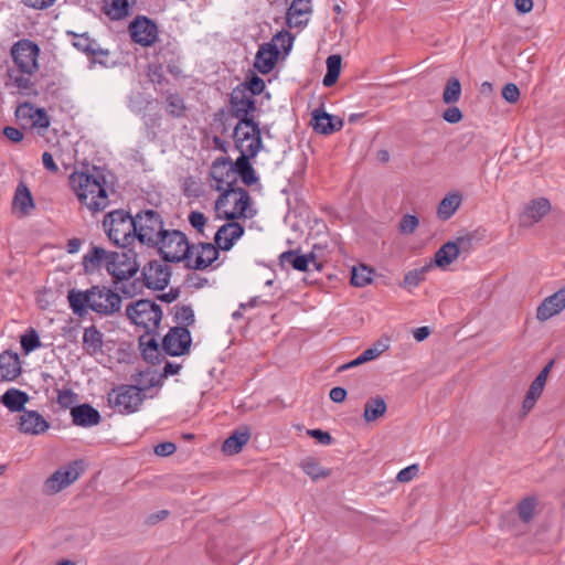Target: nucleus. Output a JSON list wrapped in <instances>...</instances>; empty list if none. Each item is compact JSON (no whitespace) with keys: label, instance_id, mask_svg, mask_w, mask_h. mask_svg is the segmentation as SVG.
I'll use <instances>...</instances> for the list:
<instances>
[{"label":"nucleus","instance_id":"26","mask_svg":"<svg viewBox=\"0 0 565 565\" xmlns=\"http://www.w3.org/2000/svg\"><path fill=\"white\" fill-rule=\"evenodd\" d=\"M109 252L103 247L93 246L83 257V269L85 274H94L103 266L107 268Z\"/></svg>","mask_w":565,"mask_h":565},{"label":"nucleus","instance_id":"64","mask_svg":"<svg viewBox=\"0 0 565 565\" xmlns=\"http://www.w3.org/2000/svg\"><path fill=\"white\" fill-rule=\"evenodd\" d=\"M308 435L316 438L322 445H329L332 440L331 436L327 431H322L320 429H311L308 430Z\"/></svg>","mask_w":565,"mask_h":565},{"label":"nucleus","instance_id":"16","mask_svg":"<svg viewBox=\"0 0 565 565\" xmlns=\"http://www.w3.org/2000/svg\"><path fill=\"white\" fill-rule=\"evenodd\" d=\"M142 277L148 288L162 290L169 285L171 273L167 264L154 260L145 266Z\"/></svg>","mask_w":565,"mask_h":565},{"label":"nucleus","instance_id":"31","mask_svg":"<svg viewBox=\"0 0 565 565\" xmlns=\"http://www.w3.org/2000/svg\"><path fill=\"white\" fill-rule=\"evenodd\" d=\"M33 209L34 202L29 188L24 183H20L13 198V212L21 216H25Z\"/></svg>","mask_w":565,"mask_h":565},{"label":"nucleus","instance_id":"29","mask_svg":"<svg viewBox=\"0 0 565 565\" xmlns=\"http://www.w3.org/2000/svg\"><path fill=\"white\" fill-rule=\"evenodd\" d=\"M231 103L236 117L247 119V115L255 110V100L248 96L245 89H234L231 96Z\"/></svg>","mask_w":565,"mask_h":565},{"label":"nucleus","instance_id":"21","mask_svg":"<svg viewBox=\"0 0 565 565\" xmlns=\"http://www.w3.org/2000/svg\"><path fill=\"white\" fill-rule=\"evenodd\" d=\"M310 0H294L287 11V23L290 28L302 29L311 15Z\"/></svg>","mask_w":565,"mask_h":565},{"label":"nucleus","instance_id":"39","mask_svg":"<svg viewBox=\"0 0 565 565\" xmlns=\"http://www.w3.org/2000/svg\"><path fill=\"white\" fill-rule=\"evenodd\" d=\"M386 409L387 405L383 397H372L364 405L363 418L367 423L375 422L386 413Z\"/></svg>","mask_w":565,"mask_h":565},{"label":"nucleus","instance_id":"30","mask_svg":"<svg viewBox=\"0 0 565 565\" xmlns=\"http://www.w3.org/2000/svg\"><path fill=\"white\" fill-rule=\"evenodd\" d=\"M463 242V239H458V242H447L444 244L435 254V257L429 262L433 263V268L435 266L440 268H446L452 262H455L460 253L459 243Z\"/></svg>","mask_w":565,"mask_h":565},{"label":"nucleus","instance_id":"47","mask_svg":"<svg viewBox=\"0 0 565 565\" xmlns=\"http://www.w3.org/2000/svg\"><path fill=\"white\" fill-rule=\"evenodd\" d=\"M301 467L303 471L313 480H318L329 475L313 458L305 459L301 463Z\"/></svg>","mask_w":565,"mask_h":565},{"label":"nucleus","instance_id":"8","mask_svg":"<svg viewBox=\"0 0 565 565\" xmlns=\"http://www.w3.org/2000/svg\"><path fill=\"white\" fill-rule=\"evenodd\" d=\"M145 399L143 390L136 385H120L108 393L109 406L119 414L136 413Z\"/></svg>","mask_w":565,"mask_h":565},{"label":"nucleus","instance_id":"57","mask_svg":"<svg viewBox=\"0 0 565 565\" xmlns=\"http://www.w3.org/2000/svg\"><path fill=\"white\" fill-rule=\"evenodd\" d=\"M417 472H418V466L412 465V466H408V467L402 469L397 473L396 479L399 482H409L411 480H413L415 478Z\"/></svg>","mask_w":565,"mask_h":565},{"label":"nucleus","instance_id":"48","mask_svg":"<svg viewBox=\"0 0 565 565\" xmlns=\"http://www.w3.org/2000/svg\"><path fill=\"white\" fill-rule=\"evenodd\" d=\"M21 347L25 354L41 347L39 334L34 329L29 330L21 337Z\"/></svg>","mask_w":565,"mask_h":565},{"label":"nucleus","instance_id":"1","mask_svg":"<svg viewBox=\"0 0 565 565\" xmlns=\"http://www.w3.org/2000/svg\"><path fill=\"white\" fill-rule=\"evenodd\" d=\"M73 189L79 202L92 212L103 211L109 205L113 185L108 173L99 167L85 163L81 170L73 167Z\"/></svg>","mask_w":565,"mask_h":565},{"label":"nucleus","instance_id":"58","mask_svg":"<svg viewBox=\"0 0 565 565\" xmlns=\"http://www.w3.org/2000/svg\"><path fill=\"white\" fill-rule=\"evenodd\" d=\"M189 222L195 230L202 232L206 222V217L203 213L193 211L189 215Z\"/></svg>","mask_w":565,"mask_h":565},{"label":"nucleus","instance_id":"51","mask_svg":"<svg viewBox=\"0 0 565 565\" xmlns=\"http://www.w3.org/2000/svg\"><path fill=\"white\" fill-rule=\"evenodd\" d=\"M535 510V502L533 499H524L519 504V515L524 522L532 520Z\"/></svg>","mask_w":565,"mask_h":565},{"label":"nucleus","instance_id":"44","mask_svg":"<svg viewBox=\"0 0 565 565\" xmlns=\"http://www.w3.org/2000/svg\"><path fill=\"white\" fill-rule=\"evenodd\" d=\"M551 367H552V362L550 364H547L539 374L533 380V382L531 383L526 394L529 396H532L536 399L540 398V396L542 395L543 391H544V387H545V384H546V381H547V376H548V373L551 371Z\"/></svg>","mask_w":565,"mask_h":565},{"label":"nucleus","instance_id":"12","mask_svg":"<svg viewBox=\"0 0 565 565\" xmlns=\"http://www.w3.org/2000/svg\"><path fill=\"white\" fill-rule=\"evenodd\" d=\"M39 47L34 43L22 40L11 49V55L18 70L25 74H33L38 67Z\"/></svg>","mask_w":565,"mask_h":565},{"label":"nucleus","instance_id":"50","mask_svg":"<svg viewBox=\"0 0 565 565\" xmlns=\"http://www.w3.org/2000/svg\"><path fill=\"white\" fill-rule=\"evenodd\" d=\"M419 220L413 214H405L398 225V231L402 234H412L418 227Z\"/></svg>","mask_w":565,"mask_h":565},{"label":"nucleus","instance_id":"7","mask_svg":"<svg viewBox=\"0 0 565 565\" xmlns=\"http://www.w3.org/2000/svg\"><path fill=\"white\" fill-rule=\"evenodd\" d=\"M126 315L134 324L151 333L159 327L162 310L154 301L140 299L127 306Z\"/></svg>","mask_w":565,"mask_h":565},{"label":"nucleus","instance_id":"4","mask_svg":"<svg viewBox=\"0 0 565 565\" xmlns=\"http://www.w3.org/2000/svg\"><path fill=\"white\" fill-rule=\"evenodd\" d=\"M104 231L115 245L128 247L136 241L134 216L124 210L108 212L103 221Z\"/></svg>","mask_w":565,"mask_h":565},{"label":"nucleus","instance_id":"56","mask_svg":"<svg viewBox=\"0 0 565 565\" xmlns=\"http://www.w3.org/2000/svg\"><path fill=\"white\" fill-rule=\"evenodd\" d=\"M249 90L252 95H258L265 89V82L254 75L252 78H249L245 84V90Z\"/></svg>","mask_w":565,"mask_h":565},{"label":"nucleus","instance_id":"45","mask_svg":"<svg viewBox=\"0 0 565 565\" xmlns=\"http://www.w3.org/2000/svg\"><path fill=\"white\" fill-rule=\"evenodd\" d=\"M461 96V85L457 78H450L447 82L443 93V100L445 104H454L459 100Z\"/></svg>","mask_w":565,"mask_h":565},{"label":"nucleus","instance_id":"54","mask_svg":"<svg viewBox=\"0 0 565 565\" xmlns=\"http://www.w3.org/2000/svg\"><path fill=\"white\" fill-rule=\"evenodd\" d=\"M502 97L508 103H511V104L516 103L520 97L519 87L513 83L507 84L502 89Z\"/></svg>","mask_w":565,"mask_h":565},{"label":"nucleus","instance_id":"19","mask_svg":"<svg viewBox=\"0 0 565 565\" xmlns=\"http://www.w3.org/2000/svg\"><path fill=\"white\" fill-rule=\"evenodd\" d=\"M550 211L551 203L547 199H533L524 205L520 214V224L524 227H531L540 222Z\"/></svg>","mask_w":565,"mask_h":565},{"label":"nucleus","instance_id":"52","mask_svg":"<svg viewBox=\"0 0 565 565\" xmlns=\"http://www.w3.org/2000/svg\"><path fill=\"white\" fill-rule=\"evenodd\" d=\"M177 321L184 324H192L194 322V312L190 306H181L175 310Z\"/></svg>","mask_w":565,"mask_h":565},{"label":"nucleus","instance_id":"55","mask_svg":"<svg viewBox=\"0 0 565 565\" xmlns=\"http://www.w3.org/2000/svg\"><path fill=\"white\" fill-rule=\"evenodd\" d=\"M158 354H159L158 343L153 339H150L147 342L146 347L142 349V355L147 361L154 363V360H157Z\"/></svg>","mask_w":565,"mask_h":565},{"label":"nucleus","instance_id":"24","mask_svg":"<svg viewBox=\"0 0 565 565\" xmlns=\"http://www.w3.org/2000/svg\"><path fill=\"white\" fill-rule=\"evenodd\" d=\"M311 125L315 131L322 135H330L342 128L343 120L341 118L331 116L321 109H315L311 113Z\"/></svg>","mask_w":565,"mask_h":565},{"label":"nucleus","instance_id":"17","mask_svg":"<svg viewBox=\"0 0 565 565\" xmlns=\"http://www.w3.org/2000/svg\"><path fill=\"white\" fill-rule=\"evenodd\" d=\"M218 257V248L211 243L190 247L186 265L194 269H205Z\"/></svg>","mask_w":565,"mask_h":565},{"label":"nucleus","instance_id":"46","mask_svg":"<svg viewBox=\"0 0 565 565\" xmlns=\"http://www.w3.org/2000/svg\"><path fill=\"white\" fill-rule=\"evenodd\" d=\"M31 75L20 72L19 70H10L8 73L10 84L18 89H28L31 86Z\"/></svg>","mask_w":565,"mask_h":565},{"label":"nucleus","instance_id":"9","mask_svg":"<svg viewBox=\"0 0 565 565\" xmlns=\"http://www.w3.org/2000/svg\"><path fill=\"white\" fill-rule=\"evenodd\" d=\"M234 141L241 156L255 157L262 147L258 126L252 119H241L234 129Z\"/></svg>","mask_w":565,"mask_h":565},{"label":"nucleus","instance_id":"33","mask_svg":"<svg viewBox=\"0 0 565 565\" xmlns=\"http://www.w3.org/2000/svg\"><path fill=\"white\" fill-rule=\"evenodd\" d=\"M18 118H30L32 126L36 128H47L50 120L44 110L38 109L30 104H23L17 108Z\"/></svg>","mask_w":565,"mask_h":565},{"label":"nucleus","instance_id":"62","mask_svg":"<svg viewBox=\"0 0 565 565\" xmlns=\"http://www.w3.org/2000/svg\"><path fill=\"white\" fill-rule=\"evenodd\" d=\"M42 163L49 172H51V173L58 172V167L54 160L53 153L45 151L42 154Z\"/></svg>","mask_w":565,"mask_h":565},{"label":"nucleus","instance_id":"23","mask_svg":"<svg viewBox=\"0 0 565 565\" xmlns=\"http://www.w3.org/2000/svg\"><path fill=\"white\" fill-rule=\"evenodd\" d=\"M463 201V195L458 190L449 191L440 200L436 209V216L439 221L450 220L460 209Z\"/></svg>","mask_w":565,"mask_h":565},{"label":"nucleus","instance_id":"18","mask_svg":"<svg viewBox=\"0 0 565 565\" xmlns=\"http://www.w3.org/2000/svg\"><path fill=\"white\" fill-rule=\"evenodd\" d=\"M565 310V286L543 299L536 308V319L545 322Z\"/></svg>","mask_w":565,"mask_h":565},{"label":"nucleus","instance_id":"34","mask_svg":"<svg viewBox=\"0 0 565 565\" xmlns=\"http://www.w3.org/2000/svg\"><path fill=\"white\" fill-rule=\"evenodd\" d=\"M132 0H104L103 11L114 21L122 20L130 13Z\"/></svg>","mask_w":565,"mask_h":565},{"label":"nucleus","instance_id":"32","mask_svg":"<svg viewBox=\"0 0 565 565\" xmlns=\"http://www.w3.org/2000/svg\"><path fill=\"white\" fill-rule=\"evenodd\" d=\"M100 422V415L97 409L88 404L73 407V424L84 427L95 426Z\"/></svg>","mask_w":565,"mask_h":565},{"label":"nucleus","instance_id":"41","mask_svg":"<svg viewBox=\"0 0 565 565\" xmlns=\"http://www.w3.org/2000/svg\"><path fill=\"white\" fill-rule=\"evenodd\" d=\"M433 269V263H427L419 268L409 270L403 279L402 286L407 289L416 288L424 279L428 271Z\"/></svg>","mask_w":565,"mask_h":565},{"label":"nucleus","instance_id":"40","mask_svg":"<svg viewBox=\"0 0 565 565\" xmlns=\"http://www.w3.org/2000/svg\"><path fill=\"white\" fill-rule=\"evenodd\" d=\"M249 158H253V156H239L235 161L237 177L239 175L246 185H252L257 182L256 172L248 162Z\"/></svg>","mask_w":565,"mask_h":565},{"label":"nucleus","instance_id":"10","mask_svg":"<svg viewBox=\"0 0 565 565\" xmlns=\"http://www.w3.org/2000/svg\"><path fill=\"white\" fill-rule=\"evenodd\" d=\"M156 246L168 262H186L190 252V244L186 236L175 230L167 231Z\"/></svg>","mask_w":565,"mask_h":565},{"label":"nucleus","instance_id":"63","mask_svg":"<svg viewBox=\"0 0 565 565\" xmlns=\"http://www.w3.org/2000/svg\"><path fill=\"white\" fill-rule=\"evenodd\" d=\"M56 0H22V2L29 7L36 10L46 9L55 3Z\"/></svg>","mask_w":565,"mask_h":565},{"label":"nucleus","instance_id":"5","mask_svg":"<svg viewBox=\"0 0 565 565\" xmlns=\"http://www.w3.org/2000/svg\"><path fill=\"white\" fill-rule=\"evenodd\" d=\"M294 38L288 31H280L273 39L259 46L254 67L262 74L270 73L279 57L280 52L288 54L292 47Z\"/></svg>","mask_w":565,"mask_h":565},{"label":"nucleus","instance_id":"22","mask_svg":"<svg viewBox=\"0 0 565 565\" xmlns=\"http://www.w3.org/2000/svg\"><path fill=\"white\" fill-rule=\"evenodd\" d=\"M19 430L26 435H40L49 428V423L35 411H24L19 417Z\"/></svg>","mask_w":565,"mask_h":565},{"label":"nucleus","instance_id":"60","mask_svg":"<svg viewBox=\"0 0 565 565\" xmlns=\"http://www.w3.org/2000/svg\"><path fill=\"white\" fill-rule=\"evenodd\" d=\"M177 447L173 443L166 441L158 444L154 447V454L160 457H167L172 455L175 451Z\"/></svg>","mask_w":565,"mask_h":565},{"label":"nucleus","instance_id":"53","mask_svg":"<svg viewBox=\"0 0 565 565\" xmlns=\"http://www.w3.org/2000/svg\"><path fill=\"white\" fill-rule=\"evenodd\" d=\"M169 113L173 116H180L184 109L183 99L178 95H170L167 98Z\"/></svg>","mask_w":565,"mask_h":565},{"label":"nucleus","instance_id":"13","mask_svg":"<svg viewBox=\"0 0 565 565\" xmlns=\"http://www.w3.org/2000/svg\"><path fill=\"white\" fill-rule=\"evenodd\" d=\"M210 175L213 182L212 186L220 192L230 188H236L237 171L235 163L233 164L232 161L226 158L216 159L213 162Z\"/></svg>","mask_w":565,"mask_h":565},{"label":"nucleus","instance_id":"3","mask_svg":"<svg viewBox=\"0 0 565 565\" xmlns=\"http://www.w3.org/2000/svg\"><path fill=\"white\" fill-rule=\"evenodd\" d=\"M215 217L235 222L239 218H252L256 214L250 207V196L243 188H230L218 195L214 204Z\"/></svg>","mask_w":565,"mask_h":565},{"label":"nucleus","instance_id":"42","mask_svg":"<svg viewBox=\"0 0 565 565\" xmlns=\"http://www.w3.org/2000/svg\"><path fill=\"white\" fill-rule=\"evenodd\" d=\"M373 275L374 270L364 264L353 266L351 284L355 287H365L373 281Z\"/></svg>","mask_w":565,"mask_h":565},{"label":"nucleus","instance_id":"37","mask_svg":"<svg viewBox=\"0 0 565 565\" xmlns=\"http://www.w3.org/2000/svg\"><path fill=\"white\" fill-rule=\"evenodd\" d=\"M0 402L10 412H21L29 402V395L25 392L12 387L4 392L0 397Z\"/></svg>","mask_w":565,"mask_h":565},{"label":"nucleus","instance_id":"35","mask_svg":"<svg viewBox=\"0 0 565 565\" xmlns=\"http://www.w3.org/2000/svg\"><path fill=\"white\" fill-rule=\"evenodd\" d=\"M103 344L104 335L96 327L92 326L84 330L83 348L88 354L95 355L100 353Z\"/></svg>","mask_w":565,"mask_h":565},{"label":"nucleus","instance_id":"14","mask_svg":"<svg viewBox=\"0 0 565 565\" xmlns=\"http://www.w3.org/2000/svg\"><path fill=\"white\" fill-rule=\"evenodd\" d=\"M131 40L145 47L151 46L158 40L157 24L145 15L136 17L128 26Z\"/></svg>","mask_w":565,"mask_h":565},{"label":"nucleus","instance_id":"59","mask_svg":"<svg viewBox=\"0 0 565 565\" xmlns=\"http://www.w3.org/2000/svg\"><path fill=\"white\" fill-rule=\"evenodd\" d=\"M443 118L449 124H457L462 119V113L458 107H449L444 111Z\"/></svg>","mask_w":565,"mask_h":565},{"label":"nucleus","instance_id":"61","mask_svg":"<svg viewBox=\"0 0 565 565\" xmlns=\"http://www.w3.org/2000/svg\"><path fill=\"white\" fill-rule=\"evenodd\" d=\"M57 403L62 408L71 407V391L67 387L56 388Z\"/></svg>","mask_w":565,"mask_h":565},{"label":"nucleus","instance_id":"25","mask_svg":"<svg viewBox=\"0 0 565 565\" xmlns=\"http://www.w3.org/2000/svg\"><path fill=\"white\" fill-rule=\"evenodd\" d=\"M279 263L282 267L290 265L294 269L299 271H307L310 269V266L320 270V264L312 254L299 255L292 250L284 252L279 256Z\"/></svg>","mask_w":565,"mask_h":565},{"label":"nucleus","instance_id":"43","mask_svg":"<svg viewBox=\"0 0 565 565\" xmlns=\"http://www.w3.org/2000/svg\"><path fill=\"white\" fill-rule=\"evenodd\" d=\"M342 58L338 54L330 55L327 58V73L323 77V85L326 87L332 86L339 78L341 72Z\"/></svg>","mask_w":565,"mask_h":565},{"label":"nucleus","instance_id":"38","mask_svg":"<svg viewBox=\"0 0 565 565\" xmlns=\"http://www.w3.org/2000/svg\"><path fill=\"white\" fill-rule=\"evenodd\" d=\"M73 46L93 56H105L108 54L106 50H103L95 40L88 38L86 34H76L73 32Z\"/></svg>","mask_w":565,"mask_h":565},{"label":"nucleus","instance_id":"28","mask_svg":"<svg viewBox=\"0 0 565 565\" xmlns=\"http://www.w3.org/2000/svg\"><path fill=\"white\" fill-rule=\"evenodd\" d=\"M71 483V467H62L53 472L43 484V492L53 495L67 488Z\"/></svg>","mask_w":565,"mask_h":565},{"label":"nucleus","instance_id":"2","mask_svg":"<svg viewBox=\"0 0 565 565\" xmlns=\"http://www.w3.org/2000/svg\"><path fill=\"white\" fill-rule=\"evenodd\" d=\"M121 308V297L107 287L94 286L85 291L73 290V313L84 316L92 310L100 316H111Z\"/></svg>","mask_w":565,"mask_h":565},{"label":"nucleus","instance_id":"15","mask_svg":"<svg viewBox=\"0 0 565 565\" xmlns=\"http://www.w3.org/2000/svg\"><path fill=\"white\" fill-rule=\"evenodd\" d=\"M191 342V333L186 328L174 327L164 335L162 349L167 354L178 356L188 352Z\"/></svg>","mask_w":565,"mask_h":565},{"label":"nucleus","instance_id":"11","mask_svg":"<svg viewBox=\"0 0 565 565\" xmlns=\"http://www.w3.org/2000/svg\"><path fill=\"white\" fill-rule=\"evenodd\" d=\"M108 257L106 270L111 275L115 282L127 280L139 270L137 256L131 250L124 253L110 252Z\"/></svg>","mask_w":565,"mask_h":565},{"label":"nucleus","instance_id":"27","mask_svg":"<svg viewBox=\"0 0 565 565\" xmlns=\"http://www.w3.org/2000/svg\"><path fill=\"white\" fill-rule=\"evenodd\" d=\"M21 373V363L17 353L6 351L0 354V381H14Z\"/></svg>","mask_w":565,"mask_h":565},{"label":"nucleus","instance_id":"36","mask_svg":"<svg viewBox=\"0 0 565 565\" xmlns=\"http://www.w3.org/2000/svg\"><path fill=\"white\" fill-rule=\"evenodd\" d=\"M250 438L249 429L244 427L237 429L233 435L225 439L222 450L227 455L238 454Z\"/></svg>","mask_w":565,"mask_h":565},{"label":"nucleus","instance_id":"49","mask_svg":"<svg viewBox=\"0 0 565 565\" xmlns=\"http://www.w3.org/2000/svg\"><path fill=\"white\" fill-rule=\"evenodd\" d=\"M388 345L382 341L376 342L371 348L364 350L360 354V362H369L379 358L383 352L387 350Z\"/></svg>","mask_w":565,"mask_h":565},{"label":"nucleus","instance_id":"6","mask_svg":"<svg viewBox=\"0 0 565 565\" xmlns=\"http://www.w3.org/2000/svg\"><path fill=\"white\" fill-rule=\"evenodd\" d=\"M136 224V239L148 246H156L167 230L160 214L152 210L141 211L134 216Z\"/></svg>","mask_w":565,"mask_h":565},{"label":"nucleus","instance_id":"20","mask_svg":"<svg viewBox=\"0 0 565 565\" xmlns=\"http://www.w3.org/2000/svg\"><path fill=\"white\" fill-rule=\"evenodd\" d=\"M245 230L237 222H227L218 227L214 235V242L218 249L230 250L243 236Z\"/></svg>","mask_w":565,"mask_h":565}]
</instances>
